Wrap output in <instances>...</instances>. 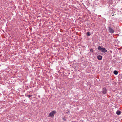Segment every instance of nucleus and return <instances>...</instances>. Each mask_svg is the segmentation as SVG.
I'll return each instance as SVG.
<instances>
[{
    "label": "nucleus",
    "instance_id": "obj_1",
    "mask_svg": "<svg viewBox=\"0 0 122 122\" xmlns=\"http://www.w3.org/2000/svg\"><path fill=\"white\" fill-rule=\"evenodd\" d=\"M98 49L99 51H101V52L104 53H105L106 52H107V51L105 48H102L100 46L98 47Z\"/></svg>",
    "mask_w": 122,
    "mask_h": 122
},
{
    "label": "nucleus",
    "instance_id": "obj_2",
    "mask_svg": "<svg viewBox=\"0 0 122 122\" xmlns=\"http://www.w3.org/2000/svg\"><path fill=\"white\" fill-rule=\"evenodd\" d=\"M56 113V112L55 111H52L50 113L49 115V117H53L54 116V114Z\"/></svg>",
    "mask_w": 122,
    "mask_h": 122
},
{
    "label": "nucleus",
    "instance_id": "obj_3",
    "mask_svg": "<svg viewBox=\"0 0 122 122\" xmlns=\"http://www.w3.org/2000/svg\"><path fill=\"white\" fill-rule=\"evenodd\" d=\"M102 93L104 94H106L107 92V89L105 87L103 88H102Z\"/></svg>",
    "mask_w": 122,
    "mask_h": 122
},
{
    "label": "nucleus",
    "instance_id": "obj_4",
    "mask_svg": "<svg viewBox=\"0 0 122 122\" xmlns=\"http://www.w3.org/2000/svg\"><path fill=\"white\" fill-rule=\"evenodd\" d=\"M97 58L98 60H102V56L100 55H98L97 56Z\"/></svg>",
    "mask_w": 122,
    "mask_h": 122
},
{
    "label": "nucleus",
    "instance_id": "obj_5",
    "mask_svg": "<svg viewBox=\"0 0 122 122\" xmlns=\"http://www.w3.org/2000/svg\"><path fill=\"white\" fill-rule=\"evenodd\" d=\"M116 114L118 115H120L121 114V111L119 110H118L116 112Z\"/></svg>",
    "mask_w": 122,
    "mask_h": 122
},
{
    "label": "nucleus",
    "instance_id": "obj_6",
    "mask_svg": "<svg viewBox=\"0 0 122 122\" xmlns=\"http://www.w3.org/2000/svg\"><path fill=\"white\" fill-rule=\"evenodd\" d=\"M118 72L117 71L115 70L113 72V73L114 74L117 75L118 74Z\"/></svg>",
    "mask_w": 122,
    "mask_h": 122
},
{
    "label": "nucleus",
    "instance_id": "obj_7",
    "mask_svg": "<svg viewBox=\"0 0 122 122\" xmlns=\"http://www.w3.org/2000/svg\"><path fill=\"white\" fill-rule=\"evenodd\" d=\"M86 35L88 36H89L91 35L90 32H87L86 33Z\"/></svg>",
    "mask_w": 122,
    "mask_h": 122
},
{
    "label": "nucleus",
    "instance_id": "obj_8",
    "mask_svg": "<svg viewBox=\"0 0 122 122\" xmlns=\"http://www.w3.org/2000/svg\"><path fill=\"white\" fill-rule=\"evenodd\" d=\"M32 95H27V97L28 98H29L30 97H31L32 96Z\"/></svg>",
    "mask_w": 122,
    "mask_h": 122
},
{
    "label": "nucleus",
    "instance_id": "obj_9",
    "mask_svg": "<svg viewBox=\"0 0 122 122\" xmlns=\"http://www.w3.org/2000/svg\"><path fill=\"white\" fill-rule=\"evenodd\" d=\"M90 51L91 52H92V53L94 51V50L92 49L91 48L90 49Z\"/></svg>",
    "mask_w": 122,
    "mask_h": 122
},
{
    "label": "nucleus",
    "instance_id": "obj_10",
    "mask_svg": "<svg viewBox=\"0 0 122 122\" xmlns=\"http://www.w3.org/2000/svg\"><path fill=\"white\" fill-rule=\"evenodd\" d=\"M109 30L110 31V30H113V29H112V28H111L110 27H109Z\"/></svg>",
    "mask_w": 122,
    "mask_h": 122
},
{
    "label": "nucleus",
    "instance_id": "obj_11",
    "mask_svg": "<svg viewBox=\"0 0 122 122\" xmlns=\"http://www.w3.org/2000/svg\"><path fill=\"white\" fill-rule=\"evenodd\" d=\"M109 31L110 33L112 34L114 33V31Z\"/></svg>",
    "mask_w": 122,
    "mask_h": 122
},
{
    "label": "nucleus",
    "instance_id": "obj_12",
    "mask_svg": "<svg viewBox=\"0 0 122 122\" xmlns=\"http://www.w3.org/2000/svg\"><path fill=\"white\" fill-rule=\"evenodd\" d=\"M63 119L65 121H66V119L65 118H63Z\"/></svg>",
    "mask_w": 122,
    "mask_h": 122
},
{
    "label": "nucleus",
    "instance_id": "obj_13",
    "mask_svg": "<svg viewBox=\"0 0 122 122\" xmlns=\"http://www.w3.org/2000/svg\"><path fill=\"white\" fill-rule=\"evenodd\" d=\"M110 52H111V53H112V51H110Z\"/></svg>",
    "mask_w": 122,
    "mask_h": 122
},
{
    "label": "nucleus",
    "instance_id": "obj_14",
    "mask_svg": "<svg viewBox=\"0 0 122 122\" xmlns=\"http://www.w3.org/2000/svg\"><path fill=\"white\" fill-rule=\"evenodd\" d=\"M38 97H40V96H38Z\"/></svg>",
    "mask_w": 122,
    "mask_h": 122
}]
</instances>
